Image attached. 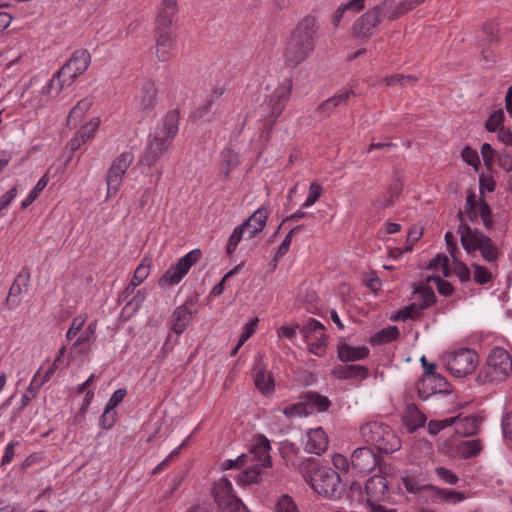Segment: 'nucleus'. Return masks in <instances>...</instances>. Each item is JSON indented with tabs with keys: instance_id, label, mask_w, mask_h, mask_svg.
I'll return each mask as SVG.
<instances>
[{
	"instance_id": "f257e3e1",
	"label": "nucleus",
	"mask_w": 512,
	"mask_h": 512,
	"mask_svg": "<svg viewBox=\"0 0 512 512\" xmlns=\"http://www.w3.org/2000/svg\"><path fill=\"white\" fill-rule=\"evenodd\" d=\"M317 31L318 24L314 16H306L297 24L284 52L285 63L288 66H298L313 52Z\"/></svg>"
},
{
	"instance_id": "f03ea898",
	"label": "nucleus",
	"mask_w": 512,
	"mask_h": 512,
	"mask_svg": "<svg viewBox=\"0 0 512 512\" xmlns=\"http://www.w3.org/2000/svg\"><path fill=\"white\" fill-rule=\"evenodd\" d=\"M420 0H384L370 8L355 23L354 32L358 36H371L374 29L384 20H394L413 9Z\"/></svg>"
},
{
	"instance_id": "7ed1b4c3",
	"label": "nucleus",
	"mask_w": 512,
	"mask_h": 512,
	"mask_svg": "<svg viewBox=\"0 0 512 512\" xmlns=\"http://www.w3.org/2000/svg\"><path fill=\"white\" fill-rule=\"evenodd\" d=\"M178 126L179 112L177 110L167 112L161 125L149 136L140 162L148 167L155 165L168 151L173 138L178 132Z\"/></svg>"
},
{
	"instance_id": "20e7f679",
	"label": "nucleus",
	"mask_w": 512,
	"mask_h": 512,
	"mask_svg": "<svg viewBox=\"0 0 512 512\" xmlns=\"http://www.w3.org/2000/svg\"><path fill=\"white\" fill-rule=\"evenodd\" d=\"M457 232L467 254L479 252L482 259L492 268H498V261L502 257L500 245L478 228H472L469 223L459 224Z\"/></svg>"
},
{
	"instance_id": "39448f33",
	"label": "nucleus",
	"mask_w": 512,
	"mask_h": 512,
	"mask_svg": "<svg viewBox=\"0 0 512 512\" xmlns=\"http://www.w3.org/2000/svg\"><path fill=\"white\" fill-rule=\"evenodd\" d=\"M299 471L310 483L315 492L325 497H333L340 484L339 474L330 467H316L314 458H306L299 463Z\"/></svg>"
},
{
	"instance_id": "423d86ee",
	"label": "nucleus",
	"mask_w": 512,
	"mask_h": 512,
	"mask_svg": "<svg viewBox=\"0 0 512 512\" xmlns=\"http://www.w3.org/2000/svg\"><path fill=\"white\" fill-rule=\"evenodd\" d=\"M360 436L364 442L374 446L379 452L393 453L401 448L396 432L381 421H369L361 425Z\"/></svg>"
},
{
	"instance_id": "0eeeda50",
	"label": "nucleus",
	"mask_w": 512,
	"mask_h": 512,
	"mask_svg": "<svg viewBox=\"0 0 512 512\" xmlns=\"http://www.w3.org/2000/svg\"><path fill=\"white\" fill-rule=\"evenodd\" d=\"M91 63V55L85 49L76 50L69 60L55 73L48 83L50 92L58 94L64 87L71 86Z\"/></svg>"
},
{
	"instance_id": "6e6552de",
	"label": "nucleus",
	"mask_w": 512,
	"mask_h": 512,
	"mask_svg": "<svg viewBox=\"0 0 512 512\" xmlns=\"http://www.w3.org/2000/svg\"><path fill=\"white\" fill-rule=\"evenodd\" d=\"M512 372V359L502 347L492 349L486 364L480 369L477 381L480 384L500 383L505 381Z\"/></svg>"
},
{
	"instance_id": "1a4fd4ad",
	"label": "nucleus",
	"mask_w": 512,
	"mask_h": 512,
	"mask_svg": "<svg viewBox=\"0 0 512 512\" xmlns=\"http://www.w3.org/2000/svg\"><path fill=\"white\" fill-rule=\"evenodd\" d=\"M457 218L462 223H476L481 220L485 229H492L494 222L492 220V210L483 197L477 199L473 191H468L464 209L457 213Z\"/></svg>"
},
{
	"instance_id": "9d476101",
	"label": "nucleus",
	"mask_w": 512,
	"mask_h": 512,
	"mask_svg": "<svg viewBox=\"0 0 512 512\" xmlns=\"http://www.w3.org/2000/svg\"><path fill=\"white\" fill-rule=\"evenodd\" d=\"M134 161V155L130 151H124L111 163L106 173L107 198L115 195L123 182L128 168Z\"/></svg>"
},
{
	"instance_id": "9b49d317",
	"label": "nucleus",
	"mask_w": 512,
	"mask_h": 512,
	"mask_svg": "<svg viewBox=\"0 0 512 512\" xmlns=\"http://www.w3.org/2000/svg\"><path fill=\"white\" fill-rule=\"evenodd\" d=\"M478 364L477 353L468 348H461L447 356L446 365L452 375L464 377L472 373Z\"/></svg>"
},
{
	"instance_id": "f8f14e48",
	"label": "nucleus",
	"mask_w": 512,
	"mask_h": 512,
	"mask_svg": "<svg viewBox=\"0 0 512 512\" xmlns=\"http://www.w3.org/2000/svg\"><path fill=\"white\" fill-rule=\"evenodd\" d=\"M201 255L202 253L199 249H194L183 257L179 258L177 263L171 265L162 275L159 280V285L173 286L178 284L188 273L191 266L198 262V260L201 258Z\"/></svg>"
},
{
	"instance_id": "ddd939ff",
	"label": "nucleus",
	"mask_w": 512,
	"mask_h": 512,
	"mask_svg": "<svg viewBox=\"0 0 512 512\" xmlns=\"http://www.w3.org/2000/svg\"><path fill=\"white\" fill-rule=\"evenodd\" d=\"M213 496L223 512H240L245 508L242 501L233 493L232 483L226 477L220 478L214 484Z\"/></svg>"
},
{
	"instance_id": "4468645a",
	"label": "nucleus",
	"mask_w": 512,
	"mask_h": 512,
	"mask_svg": "<svg viewBox=\"0 0 512 512\" xmlns=\"http://www.w3.org/2000/svg\"><path fill=\"white\" fill-rule=\"evenodd\" d=\"M173 21L164 23L155 20V56L160 62L168 61L176 46V40L170 28Z\"/></svg>"
},
{
	"instance_id": "2eb2a0df",
	"label": "nucleus",
	"mask_w": 512,
	"mask_h": 512,
	"mask_svg": "<svg viewBox=\"0 0 512 512\" xmlns=\"http://www.w3.org/2000/svg\"><path fill=\"white\" fill-rule=\"evenodd\" d=\"M418 396L422 400H427L429 397L449 393L447 380L440 374L422 375L417 382Z\"/></svg>"
},
{
	"instance_id": "dca6fc26",
	"label": "nucleus",
	"mask_w": 512,
	"mask_h": 512,
	"mask_svg": "<svg viewBox=\"0 0 512 512\" xmlns=\"http://www.w3.org/2000/svg\"><path fill=\"white\" fill-rule=\"evenodd\" d=\"M293 87V81L291 78H285L282 82L277 86L274 93L271 95L269 104L271 106V126L274 121L282 114L284 111L288 100L290 99L291 92Z\"/></svg>"
},
{
	"instance_id": "f3484780",
	"label": "nucleus",
	"mask_w": 512,
	"mask_h": 512,
	"mask_svg": "<svg viewBox=\"0 0 512 512\" xmlns=\"http://www.w3.org/2000/svg\"><path fill=\"white\" fill-rule=\"evenodd\" d=\"M378 458L368 447H360L351 455V467L359 475L366 476L377 466Z\"/></svg>"
},
{
	"instance_id": "a211bd4d",
	"label": "nucleus",
	"mask_w": 512,
	"mask_h": 512,
	"mask_svg": "<svg viewBox=\"0 0 512 512\" xmlns=\"http://www.w3.org/2000/svg\"><path fill=\"white\" fill-rule=\"evenodd\" d=\"M29 282L28 270L22 271L16 276L6 298V304L10 309L16 308L21 303L23 295L28 291Z\"/></svg>"
},
{
	"instance_id": "6ab92c4d",
	"label": "nucleus",
	"mask_w": 512,
	"mask_h": 512,
	"mask_svg": "<svg viewBox=\"0 0 512 512\" xmlns=\"http://www.w3.org/2000/svg\"><path fill=\"white\" fill-rule=\"evenodd\" d=\"M328 444L329 439L326 432L318 427L307 431L304 450L307 453L320 456L327 450Z\"/></svg>"
},
{
	"instance_id": "aec40b11",
	"label": "nucleus",
	"mask_w": 512,
	"mask_h": 512,
	"mask_svg": "<svg viewBox=\"0 0 512 512\" xmlns=\"http://www.w3.org/2000/svg\"><path fill=\"white\" fill-rule=\"evenodd\" d=\"M270 449V441L265 436L259 435L250 446L249 455L253 460L257 461V464L262 468H267L272 465Z\"/></svg>"
},
{
	"instance_id": "412c9836",
	"label": "nucleus",
	"mask_w": 512,
	"mask_h": 512,
	"mask_svg": "<svg viewBox=\"0 0 512 512\" xmlns=\"http://www.w3.org/2000/svg\"><path fill=\"white\" fill-rule=\"evenodd\" d=\"M331 375L339 380H364L369 370L363 365H337L331 370Z\"/></svg>"
},
{
	"instance_id": "4be33fe9",
	"label": "nucleus",
	"mask_w": 512,
	"mask_h": 512,
	"mask_svg": "<svg viewBox=\"0 0 512 512\" xmlns=\"http://www.w3.org/2000/svg\"><path fill=\"white\" fill-rule=\"evenodd\" d=\"M267 218V210L264 207H260L242 223V227L245 228L248 239L254 238L264 229Z\"/></svg>"
},
{
	"instance_id": "5701e85b",
	"label": "nucleus",
	"mask_w": 512,
	"mask_h": 512,
	"mask_svg": "<svg viewBox=\"0 0 512 512\" xmlns=\"http://www.w3.org/2000/svg\"><path fill=\"white\" fill-rule=\"evenodd\" d=\"M369 352V348L365 345L355 347L347 343H341L337 346V356L341 362H355L365 359Z\"/></svg>"
},
{
	"instance_id": "b1692460",
	"label": "nucleus",
	"mask_w": 512,
	"mask_h": 512,
	"mask_svg": "<svg viewBox=\"0 0 512 512\" xmlns=\"http://www.w3.org/2000/svg\"><path fill=\"white\" fill-rule=\"evenodd\" d=\"M156 94L157 89L153 82L144 83L136 96V107L141 111H150L155 105Z\"/></svg>"
},
{
	"instance_id": "393cba45",
	"label": "nucleus",
	"mask_w": 512,
	"mask_h": 512,
	"mask_svg": "<svg viewBox=\"0 0 512 512\" xmlns=\"http://www.w3.org/2000/svg\"><path fill=\"white\" fill-rule=\"evenodd\" d=\"M192 315V310L186 304L178 306L171 315L172 331L177 335L182 334L189 325Z\"/></svg>"
},
{
	"instance_id": "a878e982",
	"label": "nucleus",
	"mask_w": 512,
	"mask_h": 512,
	"mask_svg": "<svg viewBox=\"0 0 512 512\" xmlns=\"http://www.w3.org/2000/svg\"><path fill=\"white\" fill-rule=\"evenodd\" d=\"M427 417L418 409L415 404H408L405 408L403 421L410 433L415 432L418 428L423 427Z\"/></svg>"
},
{
	"instance_id": "bb28decb",
	"label": "nucleus",
	"mask_w": 512,
	"mask_h": 512,
	"mask_svg": "<svg viewBox=\"0 0 512 512\" xmlns=\"http://www.w3.org/2000/svg\"><path fill=\"white\" fill-rule=\"evenodd\" d=\"M403 189V184L399 178H396L389 185L386 192L379 196L373 203L376 209H385L390 206L400 195Z\"/></svg>"
},
{
	"instance_id": "cd10ccee",
	"label": "nucleus",
	"mask_w": 512,
	"mask_h": 512,
	"mask_svg": "<svg viewBox=\"0 0 512 512\" xmlns=\"http://www.w3.org/2000/svg\"><path fill=\"white\" fill-rule=\"evenodd\" d=\"M388 484L386 479L380 475H374L370 477L365 484V490L368 495V499L380 500L382 499L387 491Z\"/></svg>"
},
{
	"instance_id": "c85d7f7f",
	"label": "nucleus",
	"mask_w": 512,
	"mask_h": 512,
	"mask_svg": "<svg viewBox=\"0 0 512 512\" xmlns=\"http://www.w3.org/2000/svg\"><path fill=\"white\" fill-rule=\"evenodd\" d=\"M178 13V0H160L157 5L155 20L170 23Z\"/></svg>"
},
{
	"instance_id": "c756f323",
	"label": "nucleus",
	"mask_w": 512,
	"mask_h": 512,
	"mask_svg": "<svg viewBox=\"0 0 512 512\" xmlns=\"http://www.w3.org/2000/svg\"><path fill=\"white\" fill-rule=\"evenodd\" d=\"M366 0H349L347 3L339 6L332 15V24L337 27L345 12L358 13L365 7Z\"/></svg>"
},
{
	"instance_id": "7c9ffc66",
	"label": "nucleus",
	"mask_w": 512,
	"mask_h": 512,
	"mask_svg": "<svg viewBox=\"0 0 512 512\" xmlns=\"http://www.w3.org/2000/svg\"><path fill=\"white\" fill-rule=\"evenodd\" d=\"M254 384L265 395L272 393L275 389L272 374L264 368L257 369L254 377Z\"/></svg>"
},
{
	"instance_id": "2f4dec72",
	"label": "nucleus",
	"mask_w": 512,
	"mask_h": 512,
	"mask_svg": "<svg viewBox=\"0 0 512 512\" xmlns=\"http://www.w3.org/2000/svg\"><path fill=\"white\" fill-rule=\"evenodd\" d=\"M305 341H311L313 338H323L325 334L324 325L316 319L310 318L300 331Z\"/></svg>"
},
{
	"instance_id": "473e14b6",
	"label": "nucleus",
	"mask_w": 512,
	"mask_h": 512,
	"mask_svg": "<svg viewBox=\"0 0 512 512\" xmlns=\"http://www.w3.org/2000/svg\"><path fill=\"white\" fill-rule=\"evenodd\" d=\"M473 279L479 285H484L493 280V275L496 274L498 268H492L491 265L489 267L473 263Z\"/></svg>"
},
{
	"instance_id": "72a5a7b5",
	"label": "nucleus",
	"mask_w": 512,
	"mask_h": 512,
	"mask_svg": "<svg viewBox=\"0 0 512 512\" xmlns=\"http://www.w3.org/2000/svg\"><path fill=\"white\" fill-rule=\"evenodd\" d=\"M398 335L399 330L396 326H388L374 334L370 339V343L374 346L389 343L395 340Z\"/></svg>"
},
{
	"instance_id": "f704fd0d",
	"label": "nucleus",
	"mask_w": 512,
	"mask_h": 512,
	"mask_svg": "<svg viewBox=\"0 0 512 512\" xmlns=\"http://www.w3.org/2000/svg\"><path fill=\"white\" fill-rule=\"evenodd\" d=\"M415 302L419 304L420 309H426L435 302V293L431 288L418 287L413 292Z\"/></svg>"
},
{
	"instance_id": "c9c22d12",
	"label": "nucleus",
	"mask_w": 512,
	"mask_h": 512,
	"mask_svg": "<svg viewBox=\"0 0 512 512\" xmlns=\"http://www.w3.org/2000/svg\"><path fill=\"white\" fill-rule=\"evenodd\" d=\"M91 106L92 99L88 97L78 101L77 104L71 109L67 117L68 124L73 122V124L75 125L90 109Z\"/></svg>"
},
{
	"instance_id": "e433bc0d",
	"label": "nucleus",
	"mask_w": 512,
	"mask_h": 512,
	"mask_svg": "<svg viewBox=\"0 0 512 512\" xmlns=\"http://www.w3.org/2000/svg\"><path fill=\"white\" fill-rule=\"evenodd\" d=\"M261 466L259 464H254L242 473H240L236 479L239 485H247L258 483L261 476Z\"/></svg>"
},
{
	"instance_id": "4c0bfd02",
	"label": "nucleus",
	"mask_w": 512,
	"mask_h": 512,
	"mask_svg": "<svg viewBox=\"0 0 512 512\" xmlns=\"http://www.w3.org/2000/svg\"><path fill=\"white\" fill-rule=\"evenodd\" d=\"M95 338V336H92L83 329L81 334L72 344L71 350L86 355L90 351V346L95 341Z\"/></svg>"
},
{
	"instance_id": "58836bf2",
	"label": "nucleus",
	"mask_w": 512,
	"mask_h": 512,
	"mask_svg": "<svg viewBox=\"0 0 512 512\" xmlns=\"http://www.w3.org/2000/svg\"><path fill=\"white\" fill-rule=\"evenodd\" d=\"M146 298V293L144 290H138L136 294L124 305L122 309V315H125L127 317H131L133 314H135L142 304L144 303Z\"/></svg>"
},
{
	"instance_id": "ea45409f",
	"label": "nucleus",
	"mask_w": 512,
	"mask_h": 512,
	"mask_svg": "<svg viewBox=\"0 0 512 512\" xmlns=\"http://www.w3.org/2000/svg\"><path fill=\"white\" fill-rule=\"evenodd\" d=\"M305 398L307 400V402L305 403L306 406L309 404L318 412L328 410L331 404L330 400L327 397L317 392H307Z\"/></svg>"
},
{
	"instance_id": "a19ab883",
	"label": "nucleus",
	"mask_w": 512,
	"mask_h": 512,
	"mask_svg": "<svg viewBox=\"0 0 512 512\" xmlns=\"http://www.w3.org/2000/svg\"><path fill=\"white\" fill-rule=\"evenodd\" d=\"M352 95H355V93L352 90H346L343 92H340L329 99H327L325 102H323L319 109L322 111H327L328 113L336 106L345 103Z\"/></svg>"
},
{
	"instance_id": "79ce46f5",
	"label": "nucleus",
	"mask_w": 512,
	"mask_h": 512,
	"mask_svg": "<svg viewBox=\"0 0 512 512\" xmlns=\"http://www.w3.org/2000/svg\"><path fill=\"white\" fill-rule=\"evenodd\" d=\"M482 450L481 441L478 439H471L462 441L458 446V451L464 458L476 456Z\"/></svg>"
},
{
	"instance_id": "37998d69",
	"label": "nucleus",
	"mask_w": 512,
	"mask_h": 512,
	"mask_svg": "<svg viewBox=\"0 0 512 512\" xmlns=\"http://www.w3.org/2000/svg\"><path fill=\"white\" fill-rule=\"evenodd\" d=\"M443 422L444 428L449 427L451 425H455L456 431H461V426L465 424H469L471 428L466 430L467 433H475L477 430L476 421L473 417H465V418H447L444 420H439Z\"/></svg>"
},
{
	"instance_id": "c03bdc74",
	"label": "nucleus",
	"mask_w": 512,
	"mask_h": 512,
	"mask_svg": "<svg viewBox=\"0 0 512 512\" xmlns=\"http://www.w3.org/2000/svg\"><path fill=\"white\" fill-rule=\"evenodd\" d=\"M99 125L100 119L98 117L92 118L88 123L80 128L77 135L86 143L89 139L94 137Z\"/></svg>"
},
{
	"instance_id": "a18cd8bd",
	"label": "nucleus",
	"mask_w": 512,
	"mask_h": 512,
	"mask_svg": "<svg viewBox=\"0 0 512 512\" xmlns=\"http://www.w3.org/2000/svg\"><path fill=\"white\" fill-rule=\"evenodd\" d=\"M48 179L46 175L41 177L36 183L35 187L29 192L28 196L22 201L21 207L26 209L29 207L39 196V193L46 187Z\"/></svg>"
},
{
	"instance_id": "49530a36",
	"label": "nucleus",
	"mask_w": 512,
	"mask_h": 512,
	"mask_svg": "<svg viewBox=\"0 0 512 512\" xmlns=\"http://www.w3.org/2000/svg\"><path fill=\"white\" fill-rule=\"evenodd\" d=\"M422 309L419 308V304L414 302L411 305L406 306L405 308L399 310L397 314L393 317L394 320L405 321L406 319H415L419 316V312Z\"/></svg>"
},
{
	"instance_id": "de8ad7c7",
	"label": "nucleus",
	"mask_w": 512,
	"mask_h": 512,
	"mask_svg": "<svg viewBox=\"0 0 512 512\" xmlns=\"http://www.w3.org/2000/svg\"><path fill=\"white\" fill-rule=\"evenodd\" d=\"M150 273V262L147 259H143L134 271L131 282L139 286Z\"/></svg>"
},
{
	"instance_id": "09e8293b",
	"label": "nucleus",
	"mask_w": 512,
	"mask_h": 512,
	"mask_svg": "<svg viewBox=\"0 0 512 512\" xmlns=\"http://www.w3.org/2000/svg\"><path fill=\"white\" fill-rule=\"evenodd\" d=\"M282 412L288 419H292L295 417H302V416H306L309 414L306 404L301 403V402L285 407L282 410Z\"/></svg>"
},
{
	"instance_id": "8fccbe9b",
	"label": "nucleus",
	"mask_w": 512,
	"mask_h": 512,
	"mask_svg": "<svg viewBox=\"0 0 512 512\" xmlns=\"http://www.w3.org/2000/svg\"><path fill=\"white\" fill-rule=\"evenodd\" d=\"M86 320L87 318L84 315H78L73 318L71 325L65 335L67 341H71L79 332L83 330Z\"/></svg>"
},
{
	"instance_id": "3c124183",
	"label": "nucleus",
	"mask_w": 512,
	"mask_h": 512,
	"mask_svg": "<svg viewBox=\"0 0 512 512\" xmlns=\"http://www.w3.org/2000/svg\"><path fill=\"white\" fill-rule=\"evenodd\" d=\"M245 232L246 230L244 227H242V224L234 228L226 247L228 255H231L236 250L237 245L241 241Z\"/></svg>"
},
{
	"instance_id": "603ef678",
	"label": "nucleus",
	"mask_w": 512,
	"mask_h": 512,
	"mask_svg": "<svg viewBox=\"0 0 512 512\" xmlns=\"http://www.w3.org/2000/svg\"><path fill=\"white\" fill-rule=\"evenodd\" d=\"M225 92V87L219 86L215 87L211 94L208 96L206 104L197 111V117H203L206 113L209 112L213 102L220 98Z\"/></svg>"
},
{
	"instance_id": "864d4df0",
	"label": "nucleus",
	"mask_w": 512,
	"mask_h": 512,
	"mask_svg": "<svg viewBox=\"0 0 512 512\" xmlns=\"http://www.w3.org/2000/svg\"><path fill=\"white\" fill-rule=\"evenodd\" d=\"M504 121V112L503 109H498L494 111L489 118L486 120L485 127L489 132H494L500 129Z\"/></svg>"
},
{
	"instance_id": "5fc2aeb1",
	"label": "nucleus",
	"mask_w": 512,
	"mask_h": 512,
	"mask_svg": "<svg viewBox=\"0 0 512 512\" xmlns=\"http://www.w3.org/2000/svg\"><path fill=\"white\" fill-rule=\"evenodd\" d=\"M274 511L275 512H298V508L290 496L283 495L277 501Z\"/></svg>"
},
{
	"instance_id": "6e6d98bb",
	"label": "nucleus",
	"mask_w": 512,
	"mask_h": 512,
	"mask_svg": "<svg viewBox=\"0 0 512 512\" xmlns=\"http://www.w3.org/2000/svg\"><path fill=\"white\" fill-rule=\"evenodd\" d=\"M437 494L443 501L452 504H457L465 499L462 493L450 489H439Z\"/></svg>"
},
{
	"instance_id": "4d7b16f0",
	"label": "nucleus",
	"mask_w": 512,
	"mask_h": 512,
	"mask_svg": "<svg viewBox=\"0 0 512 512\" xmlns=\"http://www.w3.org/2000/svg\"><path fill=\"white\" fill-rule=\"evenodd\" d=\"M321 194L322 187L318 183L313 182L310 185L309 194L304 203L302 204V208H308L314 205V203L320 198Z\"/></svg>"
},
{
	"instance_id": "13d9d810",
	"label": "nucleus",
	"mask_w": 512,
	"mask_h": 512,
	"mask_svg": "<svg viewBox=\"0 0 512 512\" xmlns=\"http://www.w3.org/2000/svg\"><path fill=\"white\" fill-rule=\"evenodd\" d=\"M306 342L309 344L308 350L312 354L316 356H322L325 353L326 334H324L323 338H313V340Z\"/></svg>"
},
{
	"instance_id": "bf43d9fd",
	"label": "nucleus",
	"mask_w": 512,
	"mask_h": 512,
	"mask_svg": "<svg viewBox=\"0 0 512 512\" xmlns=\"http://www.w3.org/2000/svg\"><path fill=\"white\" fill-rule=\"evenodd\" d=\"M301 228L302 226H296L288 232L276 252V257L281 258L288 252L293 235L297 233Z\"/></svg>"
},
{
	"instance_id": "052dcab7",
	"label": "nucleus",
	"mask_w": 512,
	"mask_h": 512,
	"mask_svg": "<svg viewBox=\"0 0 512 512\" xmlns=\"http://www.w3.org/2000/svg\"><path fill=\"white\" fill-rule=\"evenodd\" d=\"M116 422L115 410L105 407L103 414L100 417L99 424L103 429H110Z\"/></svg>"
},
{
	"instance_id": "680f3d73",
	"label": "nucleus",
	"mask_w": 512,
	"mask_h": 512,
	"mask_svg": "<svg viewBox=\"0 0 512 512\" xmlns=\"http://www.w3.org/2000/svg\"><path fill=\"white\" fill-rule=\"evenodd\" d=\"M462 158L468 165L473 166L474 168H477V166L480 164V159L477 151H475L469 146L463 149Z\"/></svg>"
},
{
	"instance_id": "e2e57ef3",
	"label": "nucleus",
	"mask_w": 512,
	"mask_h": 512,
	"mask_svg": "<svg viewBox=\"0 0 512 512\" xmlns=\"http://www.w3.org/2000/svg\"><path fill=\"white\" fill-rule=\"evenodd\" d=\"M446 247L451 258L456 261L458 259L459 249L452 232H446L445 236Z\"/></svg>"
},
{
	"instance_id": "0e129e2a",
	"label": "nucleus",
	"mask_w": 512,
	"mask_h": 512,
	"mask_svg": "<svg viewBox=\"0 0 512 512\" xmlns=\"http://www.w3.org/2000/svg\"><path fill=\"white\" fill-rule=\"evenodd\" d=\"M435 472L441 480L450 485H454L458 481L457 475L445 467H438L435 469Z\"/></svg>"
},
{
	"instance_id": "69168bd1",
	"label": "nucleus",
	"mask_w": 512,
	"mask_h": 512,
	"mask_svg": "<svg viewBox=\"0 0 512 512\" xmlns=\"http://www.w3.org/2000/svg\"><path fill=\"white\" fill-rule=\"evenodd\" d=\"M19 445H20L19 441H10L6 445L2 459H1V465L4 466V465H7L12 462V460L14 459V456H15V447L19 446Z\"/></svg>"
},
{
	"instance_id": "338daca9",
	"label": "nucleus",
	"mask_w": 512,
	"mask_h": 512,
	"mask_svg": "<svg viewBox=\"0 0 512 512\" xmlns=\"http://www.w3.org/2000/svg\"><path fill=\"white\" fill-rule=\"evenodd\" d=\"M258 324V319L254 318L247 322L243 327V332L240 336V345H243L255 332V329Z\"/></svg>"
},
{
	"instance_id": "774afa93",
	"label": "nucleus",
	"mask_w": 512,
	"mask_h": 512,
	"mask_svg": "<svg viewBox=\"0 0 512 512\" xmlns=\"http://www.w3.org/2000/svg\"><path fill=\"white\" fill-rule=\"evenodd\" d=\"M503 436L512 442V412L506 413L501 421Z\"/></svg>"
}]
</instances>
